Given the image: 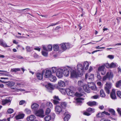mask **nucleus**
I'll list each match as a JSON object with an SVG mask.
<instances>
[{"mask_svg":"<svg viewBox=\"0 0 121 121\" xmlns=\"http://www.w3.org/2000/svg\"><path fill=\"white\" fill-rule=\"evenodd\" d=\"M47 106L50 108H51L52 107V104L51 102H48L47 103Z\"/></svg>","mask_w":121,"mask_h":121,"instance_id":"c03bdc74","label":"nucleus"},{"mask_svg":"<svg viewBox=\"0 0 121 121\" xmlns=\"http://www.w3.org/2000/svg\"><path fill=\"white\" fill-rule=\"evenodd\" d=\"M56 74L57 76L59 78H61L63 77V74L62 68L57 69Z\"/></svg>","mask_w":121,"mask_h":121,"instance_id":"0eeeda50","label":"nucleus"},{"mask_svg":"<svg viewBox=\"0 0 121 121\" xmlns=\"http://www.w3.org/2000/svg\"><path fill=\"white\" fill-rule=\"evenodd\" d=\"M85 78L87 79H88L89 81L90 82H91L93 80L94 75L93 74H86L85 76Z\"/></svg>","mask_w":121,"mask_h":121,"instance_id":"1a4fd4ad","label":"nucleus"},{"mask_svg":"<svg viewBox=\"0 0 121 121\" xmlns=\"http://www.w3.org/2000/svg\"><path fill=\"white\" fill-rule=\"evenodd\" d=\"M59 49V46L58 45H53V49L55 51H58Z\"/></svg>","mask_w":121,"mask_h":121,"instance_id":"c9c22d12","label":"nucleus"},{"mask_svg":"<svg viewBox=\"0 0 121 121\" xmlns=\"http://www.w3.org/2000/svg\"><path fill=\"white\" fill-rule=\"evenodd\" d=\"M63 73L64 76L65 77H68L69 74V71H70V69H71V67H68V68L62 67Z\"/></svg>","mask_w":121,"mask_h":121,"instance_id":"20e7f679","label":"nucleus"},{"mask_svg":"<svg viewBox=\"0 0 121 121\" xmlns=\"http://www.w3.org/2000/svg\"><path fill=\"white\" fill-rule=\"evenodd\" d=\"M25 111L27 114H29L31 112V111L30 109H26Z\"/></svg>","mask_w":121,"mask_h":121,"instance_id":"13d9d810","label":"nucleus"},{"mask_svg":"<svg viewBox=\"0 0 121 121\" xmlns=\"http://www.w3.org/2000/svg\"><path fill=\"white\" fill-rule=\"evenodd\" d=\"M58 85L59 87H64L65 86V83L63 81L60 80L58 81Z\"/></svg>","mask_w":121,"mask_h":121,"instance_id":"a211bd4d","label":"nucleus"},{"mask_svg":"<svg viewBox=\"0 0 121 121\" xmlns=\"http://www.w3.org/2000/svg\"><path fill=\"white\" fill-rule=\"evenodd\" d=\"M51 112V110L49 108H48L46 110V114H48L49 113Z\"/></svg>","mask_w":121,"mask_h":121,"instance_id":"8fccbe9b","label":"nucleus"},{"mask_svg":"<svg viewBox=\"0 0 121 121\" xmlns=\"http://www.w3.org/2000/svg\"><path fill=\"white\" fill-rule=\"evenodd\" d=\"M78 85L80 86H82L84 84L83 80H80L78 81Z\"/></svg>","mask_w":121,"mask_h":121,"instance_id":"473e14b6","label":"nucleus"},{"mask_svg":"<svg viewBox=\"0 0 121 121\" xmlns=\"http://www.w3.org/2000/svg\"><path fill=\"white\" fill-rule=\"evenodd\" d=\"M34 49L37 50L39 52L40 50V48H39V47H37L35 48H34Z\"/></svg>","mask_w":121,"mask_h":121,"instance_id":"0e129e2a","label":"nucleus"},{"mask_svg":"<svg viewBox=\"0 0 121 121\" xmlns=\"http://www.w3.org/2000/svg\"><path fill=\"white\" fill-rule=\"evenodd\" d=\"M66 93L67 95L69 96H73L75 95L76 96L78 97H80L82 96L81 94H79L77 92L75 94L73 91L69 88L66 89Z\"/></svg>","mask_w":121,"mask_h":121,"instance_id":"f03ea898","label":"nucleus"},{"mask_svg":"<svg viewBox=\"0 0 121 121\" xmlns=\"http://www.w3.org/2000/svg\"><path fill=\"white\" fill-rule=\"evenodd\" d=\"M104 66H105L106 68H110V64H109L108 63H106L104 64Z\"/></svg>","mask_w":121,"mask_h":121,"instance_id":"864d4df0","label":"nucleus"},{"mask_svg":"<svg viewBox=\"0 0 121 121\" xmlns=\"http://www.w3.org/2000/svg\"><path fill=\"white\" fill-rule=\"evenodd\" d=\"M42 55L44 56H47L48 54V53L46 52L43 51L42 52Z\"/></svg>","mask_w":121,"mask_h":121,"instance_id":"49530a36","label":"nucleus"},{"mask_svg":"<svg viewBox=\"0 0 121 121\" xmlns=\"http://www.w3.org/2000/svg\"><path fill=\"white\" fill-rule=\"evenodd\" d=\"M7 111L9 113L11 114L13 112V110L12 108H9L8 110Z\"/></svg>","mask_w":121,"mask_h":121,"instance_id":"de8ad7c7","label":"nucleus"},{"mask_svg":"<svg viewBox=\"0 0 121 121\" xmlns=\"http://www.w3.org/2000/svg\"><path fill=\"white\" fill-rule=\"evenodd\" d=\"M113 77V75L111 71H109L107 72L106 75L103 77V80L105 81L107 78L110 80L112 79Z\"/></svg>","mask_w":121,"mask_h":121,"instance_id":"7ed1b4c3","label":"nucleus"},{"mask_svg":"<svg viewBox=\"0 0 121 121\" xmlns=\"http://www.w3.org/2000/svg\"><path fill=\"white\" fill-rule=\"evenodd\" d=\"M99 109L101 110L103 109L104 108V107L103 105L100 106L99 107Z\"/></svg>","mask_w":121,"mask_h":121,"instance_id":"338daca9","label":"nucleus"},{"mask_svg":"<svg viewBox=\"0 0 121 121\" xmlns=\"http://www.w3.org/2000/svg\"><path fill=\"white\" fill-rule=\"evenodd\" d=\"M52 75L51 71L49 70H46L45 73L44 77L46 78H49Z\"/></svg>","mask_w":121,"mask_h":121,"instance_id":"f8f14e48","label":"nucleus"},{"mask_svg":"<svg viewBox=\"0 0 121 121\" xmlns=\"http://www.w3.org/2000/svg\"><path fill=\"white\" fill-rule=\"evenodd\" d=\"M108 111L113 115H115V112L113 109H110L108 110Z\"/></svg>","mask_w":121,"mask_h":121,"instance_id":"79ce46f5","label":"nucleus"},{"mask_svg":"<svg viewBox=\"0 0 121 121\" xmlns=\"http://www.w3.org/2000/svg\"><path fill=\"white\" fill-rule=\"evenodd\" d=\"M83 114L85 115L89 116L91 115V114L87 112H85L83 113Z\"/></svg>","mask_w":121,"mask_h":121,"instance_id":"680f3d73","label":"nucleus"},{"mask_svg":"<svg viewBox=\"0 0 121 121\" xmlns=\"http://www.w3.org/2000/svg\"><path fill=\"white\" fill-rule=\"evenodd\" d=\"M35 114L36 116L41 117H43L44 116L43 111L42 109L36 111Z\"/></svg>","mask_w":121,"mask_h":121,"instance_id":"423d86ee","label":"nucleus"},{"mask_svg":"<svg viewBox=\"0 0 121 121\" xmlns=\"http://www.w3.org/2000/svg\"><path fill=\"white\" fill-rule=\"evenodd\" d=\"M44 119L46 121H48L51 119V117L49 115H48L45 117Z\"/></svg>","mask_w":121,"mask_h":121,"instance_id":"f704fd0d","label":"nucleus"},{"mask_svg":"<svg viewBox=\"0 0 121 121\" xmlns=\"http://www.w3.org/2000/svg\"><path fill=\"white\" fill-rule=\"evenodd\" d=\"M62 112L63 114L65 115H66V116L64 117V121H68L70 117V115L69 114H67V112L66 110H64Z\"/></svg>","mask_w":121,"mask_h":121,"instance_id":"6e6552de","label":"nucleus"},{"mask_svg":"<svg viewBox=\"0 0 121 121\" xmlns=\"http://www.w3.org/2000/svg\"><path fill=\"white\" fill-rule=\"evenodd\" d=\"M87 111L88 112H91V113L94 112L95 111V109L94 108H89L87 109Z\"/></svg>","mask_w":121,"mask_h":121,"instance_id":"72a5a7b5","label":"nucleus"},{"mask_svg":"<svg viewBox=\"0 0 121 121\" xmlns=\"http://www.w3.org/2000/svg\"><path fill=\"white\" fill-rule=\"evenodd\" d=\"M0 45L4 47H9L4 42L3 40L2 39H0Z\"/></svg>","mask_w":121,"mask_h":121,"instance_id":"aec40b11","label":"nucleus"},{"mask_svg":"<svg viewBox=\"0 0 121 121\" xmlns=\"http://www.w3.org/2000/svg\"><path fill=\"white\" fill-rule=\"evenodd\" d=\"M0 121H10V118H9L7 119H4L2 120H0Z\"/></svg>","mask_w":121,"mask_h":121,"instance_id":"e2e57ef3","label":"nucleus"},{"mask_svg":"<svg viewBox=\"0 0 121 121\" xmlns=\"http://www.w3.org/2000/svg\"><path fill=\"white\" fill-rule=\"evenodd\" d=\"M121 85V80H120L117 82L116 84V86L117 88L119 87Z\"/></svg>","mask_w":121,"mask_h":121,"instance_id":"7c9ffc66","label":"nucleus"},{"mask_svg":"<svg viewBox=\"0 0 121 121\" xmlns=\"http://www.w3.org/2000/svg\"><path fill=\"white\" fill-rule=\"evenodd\" d=\"M11 102V100L10 99H4L2 101V104L3 105H4L9 103H10Z\"/></svg>","mask_w":121,"mask_h":121,"instance_id":"4be33fe9","label":"nucleus"},{"mask_svg":"<svg viewBox=\"0 0 121 121\" xmlns=\"http://www.w3.org/2000/svg\"><path fill=\"white\" fill-rule=\"evenodd\" d=\"M117 111L119 114L121 115V109L119 108H118L117 109Z\"/></svg>","mask_w":121,"mask_h":121,"instance_id":"052dcab7","label":"nucleus"},{"mask_svg":"<svg viewBox=\"0 0 121 121\" xmlns=\"http://www.w3.org/2000/svg\"><path fill=\"white\" fill-rule=\"evenodd\" d=\"M45 87L48 89V91L49 90H52L54 88L53 86L51 84L49 83L48 85L45 86Z\"/></svg>","mask_w":121,"mask_h":121,"instance_id":"412c9836","label":"nucleus"},{"mask_svg":"<svg viewBox=\"0 0 121 121\" xmlns=\"http://www.w3.org/2000/svg\"><path fill=\"white\" fill-rule=\"evenodd\" d=\"M21 70L20 68H15L12 69H11V71L12 72H16L17 71Z\"/></svg>","mask_w":121,"mask_h":121,"instance_id":"ea45409f","label":"nucleus"},{"mask_svg":"<svg viewBox=\"0 0 121 121\" xmlns=\"http://www.w3.org/2000/svg\"><path fill=\"white\" fill-rule=\"evenodd\" d=\"M49 78L50 81L52 82H55L56 80V77L52 74L51 75Z\"/></svg>","mask_w":121,"mask_h":121,"instance_id":"5701e85b","label":"nucleus"},{"mask_svg":"<svg viewBox=\"0 0 121 121\" xmlns=\"http://www.w3.org/2000/svg\"><path fill=\"white\" fill-rule=\"evenodd\" d=\"M65 46L66 47V49L67 48H69L70 47V45L69 43H65Z\"/></svg>","mask_w":121,"mask_h":121,"instance_id":"4d7b16f0","label":"nucleus"},{"mask_svg":"<svg viewBox=\"0 0 121 121\" xmlns=\"http://www.w3.org/2000/svg\"><path fill=\"white\" fill-rule=\"evenodd\" d=\"M59 90L62 94L65 95L66 93V89L63 88H59Z\"/></svg>","mask_w":121,"mask_h":121,"instance_id":"bb28decb","label":"nucleus"},{"mask_svg":"<svg viewBox=\"0 0 121 121\" xmlns=\"http://www.w3.org/2000/svg\"><path fill=\"white\" fill-rule=\"evenodd\" d=\"M88 85L89 88H90L92 90H96L97 89L95 85L92 82H90L88 83Z\"/></svg>","mask_w":121,"mask_h":121,"instance_id":"9b49d317","label":"nucleus"},{"mask_svg":"<svg viewBox=\"0 0 121 121\" xmlns=\"http://www.w3.org/2000/svg\"><path fill=\"white\" fill-rule=\"evenodd\" d=\"M97 78L99 80H100L101 79V77L100 76L99 73H97Z\"/></svg>","mask_w":121,"mask_h":121,"instance_id":"3c124183","label":"nucleus"},{"mask_svg":"<svg viewBox=\"0 0 121 121\" xmlns=\"http://www.w3.org/2000/svg\"><path fill=\"white\" fill-rule=\"evenodd\" d=\"M7 85L9 86H13L15 84L13 82H7Z\"/></svg>","mask_w":121,"mask_h":121,"instance_id":"58836bf2","label":"nucleus"},{"mask_svg":"<svg viewBox=\"0 0 121 121\" xmlns=\"http://www.w3.org/2000/svg\"><path fill=\"white\" fill-rule=\"evenodd\" d=\"M101 72V73L103 75H104L106 73V69H104V70H102Z\"/></svg>","mask_w":121,"mask_h":121,"instance_id":"09e8293b","label":"nucleus"},{"mask_svg":"<svg viewBox=\"0 0 121 121\" xmlns=\"http://www.w3.org/2000/svg\"><path fill=\"white\" fill-rule=\"evenodd\" d=\"M83 68V65L80 63H78L77 65V72L74 67H71L70 73L71 78H76L81 76L82 74Z\"/></svg>","mask_w":121,"mask_h":121,"instance_id":"f257e3e1","label":"nucleus"},{"mask_svg":"<svg viewBox=\"0 0 121 121\" xmlns=\"http://www.w3.org/2000/svg\"><path fill=\"white\" fill-rule=\"evenodd\" d=\"M83 88L85 91L88 93H89L90 92V90L88 85V86L86 85H83Z\"/></svg>","mask_w":121,"mask_h":121,"instance_id":"ddd939ff","label":"nucleus"},{"mask_svg":"<svg viewBox=\"0 0 121 121\" xmlns=\"http://www.w3.org/2000/svg\"><path fill=\"white\" fill-rule=\"evenodd\" d=\"M52 70L53 73H55L56 71V68L54 67H52Z\"/></svg>","mask_w":121,"mask_h":121,"instance_id":"6e6d98bb","label":"nucleus"},{"mask_svg":"<svg viewBox=\"0 0 121 121\" xmlns=\"http://www.w3.org/2000/svg\"><path fill=\"white\" fill-rule=\"evenodd\" d=\"M89 66V64L88 62L87 61H85L84 62V66H83V68L84 69V67L85 68V69L86 70H87L88 69Z\"/></svg>","mask_w":121,"mask_h":121,"instance_id":"393cba45","label":"nucleus"},{"mask_svg":"<svg viewBox=\"0 0 121 121\" xmlns=\"http://www.w3.org/2000/svg\"><path fill=\"white\" fill-rule=\"evenodd\" d=\"M100 96L102 97H104L105 96V94L104 91L103 90H101L100 91Z\"/></svg>","mask_w":121,"mask_h":121,"instance_id":"4c0bfd02","label":"nucleus"},{"mask_svg":"<svg viewBox=\"0 0 121 121\" xmlns=\"http://www.w3.org/2000/svg\"><path fill=\"white\" fill-rule=\"evenodd\" d=\"M102 113L107 115H110V113H109L108 112H105V111L103 112Z\"/></svg>","mask_w":121,"mask_h":121,"instance_id":"69168bd1","label":"nucleus"},{"mask_svg":"<svg viewBox=\"0 0 121 121\" xmlns=\"http://www.w3.org/2000/svg\"><path fill=\"white\" fill-rule=\"evenodd\" d=\"M116 63L112 62L110 64V68H114L116 67Z\"/></svg>","mask_w":121,"mask_h":121,"instance_id":"a19ab883","label":"nucleus"},{"mask_svg":"<svg viewBox=\"0 0 121 121\" xmlns=\"http://www.w3.org/2000/svg\"><path fill=\"white\" fill-rule=\"evenodd\" d=\"M25 101L23 100H21L19 103V104L20 105H22L25 104Z\"/></svg>","mask_w":121,"mask_h":121,"instance_id":"603ef678","label":"nucleus"},{"mask_svg":"<svg viewBox=\"0 0 121 121\" xmlns=\"http://www.w3.org/2000/svg\"><path fill=\"white\" fill-rule=\"evenodd\" d=\"M25 114L23 113H19L18 115L16 116V119H22L24 118Z\"/></svg>","mask_w":121,"mask_h":121,"instance_id":"2eb2a0df","label":"nucleus"},{"mask_svg":"<svg viewBox=\"0 0 121 121\" xmlns=\"http://www.w3.org/2000/svg\"><path fill=\"white\" fill-rule=\"evenodd\" d=\"M105 69V68L104 65H102L99 67L98 69V70L100 72Z\"/></svg>","mask_w":121,"mask_h":121,"instance_id":"e433bc0d","label":"nucleus"},{"mask_svg":"<svg viewBox=\"0 0 121 121\" xmlns=\"http://www.w3.org/2000/svg\"><path fill=\"white\" fill-rule=\"evenodd\" d=\"M52 48H53L52 46L50 44L47 47V51H50L52 50Z\"/></svg>","mask_w":121,"mask_h":121,"instance_id":"cd10ccee","label":"nucleus"},{"mask_svg":"<svg viewBox=\"0 0 121 121\" xmlns=\"http://www.w3.org/2000/svg\"><path fill=\"white\" fill-rule=\"evenodd\" d=\"M108 57L110 59H112L114 57V56L111 55H109L108 56Z\"/></svg>","mask_w":121,"mask_h":121,"instance_id":"bf43d9fd","label":"nucleus"},{"mask_svg":"<svg viewBox=\"0 0 121 121\" xmlns=\"http://www.w3.org/2000/svg\"><path fill=\"white\" fill-rule=\"evenodd\" d=\"M84 99L81 98H78L76 99V100L77 102L78 103L82 102V101Z\"/></svg>","mask_w":121,"mask_h":121,"instance_id":"2f4dec72","label":"nucleus"},{"mask_svg":"<svg viewBox=\"0 0 121 121\" xmlns=\"http://www.w3.org/2000/svg\"><path fill=\"white\" fill-rule=\"evenodd\" d=\"M103 113H99L96 115V117H103L104 116Z\"/></svg>","mask_w":121,"mask_h":121,"instance_id":"37998d69","label":"nucleus"},{"mask_svg":"<svg viewBox=\"0 0 121 121\" xmlns=\"http://www.w3.org/2000/svg\"><path fill=\"white\" fill-rule=\"evenodd\" d=\"M52 116L51 117V119H54L55 118V114L54 113H53L52 114Z\"/></svg>","mask_w":121,"mask_h":121,"instance_id":"774afa93","label":"nucleus"},{"mask_svg":"<svg viewBox=\"0 0 121 121\" xmlns=\"http://www.w3.org/2000/svg\"><path fill=\"white\" fill-rule=\"evenodd\" d=\"M96 102L95 101H90L87 103V104L90 106H95L96 105Z\"/></svg>","mask_w":121,"mask_h":121,"instance_id":"6ab92c4d","label":"nucleus"},{"mask_svg":"<svg viewBox=\"0 0 121 121\" xmlns=\"http://www.w3.org/2000/svg\"><path fill=\"white\" fill-rule=\"evenodd\" d=\"M61 49L63 50H65L66 49V47L65 43H63L60 44Z\"/></svg>","mask_w":121,"mask_h":121,"instance_id":"c85d7f7f","label":"nucleus"},{"mask_svg":"<svg viewBox=\"0 0 121 121\" xmlns=\"http://www.w3.org/2000/svg\"><path fill=\"white\" fill-rule=\"evenodd\" d=\"M99 96L98 95H96L93 96L91 97V98L93 99H96L99 98Z\"/></svg>","mask_w":121,"mask_h":121,"instance_id":"5fc2aeb1","label":"nucleus"},{"mask_svg":"<svg viewBox=\"0 0 121 121\" xmlns=\"http://www.w3.org/2000/svg\"><path fill=\"white\" fill-rule=\"evenodd\" d=\"M39 107V105L35 103H33L31 106L32 109L34 111L37 110L38 109Z\"/></svg>","mask_w":121,"mask_h":121,"instance_id":"4468645a","label":"nucleus"},{"mask_svg":"<svg viewBox=\"0 0 121 121\" xmlns=\"http://www.w3.org/2000/svg\"><path fill=\"white\" fill-rule=\"evenodd\" d=\"M36 76L37 78L39 80H41L43 79V76L42 74L38 73L37 74Z\"/></svg>","mask_w":121,"mask_h":121,"instance_id":"a878e982","label":"nucleus"},{"mask_svg":"<svg viewBox=\"0 0 121 121\" xmlns=\"http://www.w3.org/2000/svg\"><path fill=\"white\" fill-rule=\"evenodd\" d=\"M110 96L112 99H115L116 98L115 93V90L112 89V91L111 93Z\"/></svg>","mask_w":121,"mask_h":121,"instance_id":"dca6fc26","label":"nucleus"},{"mask_svg":"<svg viewBox=\"0 0 121 121\" xmlns=\"http://www.w3.org/2000/svg\"><path fill=\"white\" fill-rule=\"evenodd\" d=\"M55 111L57 114H59L60 112L62 111H63L61 107L58 105H57L55 107ZM63 111H62V112Z\"/></svg>","mask_w":121,"mask_h":121,"instance_id":"9d476101","label":"nucleus"},{"mask_svg":"<svg viewBox=\"0 0 121 121\" xmlns=\"http://www.w3.org/2000/svg\"><path fill=\"white\" fill-rule=\"evenodd\" d=\"M117 95L121 98V91H118L117 92Z\"/></svg>","mask_w":121,"mask_h":121,"instance_id":"a18cd8bd","label":"nucleus"},{"mask_svg":"<svg viewBox=\"0 0 121 121\" xmlns=\"http://www.w3.org/2000/svg\"><path fill=\"white\" fill-rule=\"evenodd\" d=\"M61 106L63 109V110H65L64 109L67 106V104L66 102H62L61 104Z\"/></svg>","mask_w":121,"mask_h":121,"instance_id":"c756f323","label":"nucleus"},{"mask_svg":"<svg viewBox=\"0 0 121 121\" xmlns=\"http://www.w3.org/2000/svg\"><path fill=\"white\" fill-rule=\"evenodd\" d=\"M36 118L33 115H32L30 116L27 117V120L29 121H32Z\"/></svg>","mask_w":121,"mask_h":121,"instance_id":"f3484780","label":"nucleus"},{"mask_svg":"<svg viewBox=\"0 0 121 121\" xmlns=\"http://www.w3.org/2000/svg\"><path fill=\"white\" fill-rule=\"evenodd\" d=\"M106 85L104 88L105 90L107 93L109 94L110 93V89L112 87V83L110 82H107Z\"/></svg>","mask_w":121,"mask_h":121,"instance_id":"39448f33","label":"nucleus"},{"mask_svg":"<svg viewBox=\"0 0 121 121\" xmlns=\"http://www.w3.org/2000/svg\"><path fill=\"white\" fill-rule=\"evenodd\" d=\"M55 99L53 100V102L54 104H57L59 103L58 100H60L58 97L57 96H55L54 97Z\"/></svg>","mask_w":121,"mask_h":121,"instance_id":"b1692460","label":"nucleus"}]
</instances>
